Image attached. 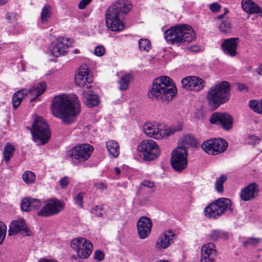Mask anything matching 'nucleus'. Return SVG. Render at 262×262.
<instances>
[{
	"label": "nucleus",
	"mask_w": 262,
	"mask_h": 262,
	"mask_svg": "<svg viewBox=\"0 0 262 262\" xmlns=\"http://www.w3.org/2000/svg\"><path fill=\"white\" fill-rule=\"evenodd\" d=\"M53 116L64 124L73 123L80 112V105L75 95H60L53 99L51 106Z\"/></svg>",
	"instance_id": "obj_1"
},
{
	"label": "nucleus",
	"mask_w": 262,
	"mask_h": 262,
	"mask_svg": "<svg viewBox=\"0 0 262 262\" xmlns=\"http://www.w3.org/2000/svg\"><path fill=\"white\" fill-rule=\"evenodd\" d=\"M129 2L119 0L111 5L105 12L107 27L112 31H120L124 29L123 19L131 10Z\"/></svg>",
	"instance_id": "obj_2"
},
{
	"label": "nucleus",
	"mask_w": 262,
	"mask_h": 262,
	"mask_svg": "<svg viewBox=\"0 0 262 262\" xmlns=\"http://www.w3.org/2000/svg\"><path fill=\"white\" fill-rule=\"evenodd\" d=\"M176 93L177 89L172 81L169 77L164 76L154 79L152 85L148 92V96L157 100L169 101L172 100Z\"/></svg>",
	"instance_id": "obj_3"
},
{
	"label": "nucleus",
	"mask_w": 262,
	"mask_h": 262,
	"mask_svg": "<svg viewBox=\"0 0 262 262\" xmlns=\"http://www.w3.org/2000/svg\"><path fill=\"white\" fill-rule=\"evenodd\" d=\"M164 37L167 42L177 46L185 45L195 39L192 28L186 25L171 27L165 32Z\"/></svg>",
	"instance_id": "obj_4"
},
{
	"label": "nucleus",
	"mask_w": 262,
	"mask_h": 262,
	"mask_svg": "<svg viewBox=\"0 0 262 262\" xmlns=\"http://www.w3.org/2000/svg\"><path fill=\"white\" fill-rule=\"evenodd\" d=\"M230 96V84L224 81L210 88L207 92L206 99L209 105L216 109L227 102Z\"/></svg>",
	"instance_id": "obj_5"
},
{
	"label": "nucleus",
	"mask_w": 262,
	"mask_h": 262,
	"mask_svg": "<svg viewBox=\"0 0 262 262\" xmlns=\"http://www.w3.org/2000/svg\"><path fill=\"white\" fill-rule=\"evenodd\" d=\"M181 129L182 125L179 122L167 128H164L162 124L151 122H146L143 126L144 133L149 137L157 140L170 136Z\"/></svg>",
	"instance_id": "obj_6"
},
{
	"label": "nucleus",
	"mask_w": 262,
	"mask_h": 262,
	"mask_svg": "<svg viewBox=\"0 0 262 262\" xmlns=\"http://www.w3.org/2000/svg\"><path fill=\"white\" fill-rule=\"evenodd\" d=\"M31 134L37 145L46 144L51 137L50 131L47 122L41 117H37L32 125Z\"/></svg>",
	"instance_id": "obj_7"
},
{
	"label": "nucleus",
	"mask_w": 262,
	"mask_h": 262,
	"mask_svg": "<svg viewBox=\"0 0 262 262\" xmlns=\"http://www.w3.org/2000/svg\"><path fill=\"white\" fill-rule=\"evenodd\" d=\"M227 210L233 211L231 201L226 198H220L205 207L204 215L208 218L216 219Z\"/></svg>",
	"instance_id": "obj_8"
},
{
	"label": "nucleus",
	"mask_w": 262,
	"mask_h": 262,
	"mask_svg": "<svg viewBox=\"0 0 262 262\" xmlns=\"http://www.w3.org/2000/svg\"><path fill=\"white\" fill-rule=\"evenodd\" d=\"M47 84L45 82H40L34 85L30 90L23 89L14 93L12 98L13 107L16 109L20 104L23 100L28 94L33 97L31 101H33L37 97L41 95L46 90Z\"/></svg>",
	"instance_id": "obj_9"
},
{
	"label": "nucleus",
	"mask_w": 262,
	"mask_h": 262,
	"mask_svg": "<svg viewBox=\"0 0 262 262\" xmlns=\"http://www.w3.org/2000/svg\"><path fill=\"white\" fill-rule=\"evenodd\" d=\"M138 151L143 156L146 161H151L157 159L160 154L159 146L152 140H144L138 145Z\"/></svg>",
	"instance_id": "obj_10"
},
{
	"label": "nucleus",
	"mask_w": 262,
	"mask_h": 262,
	"mask_svg": "<svg viewBox=\"0 0 262 262\" xmlns=\"http://www.w3.org/2000/svg\"><path fill=\"white\" fill-rule=\"evenodd\" d=\"M93 149V147L90 144H78L70 150L69 157L73 163L83 162L90 157Z\"/></svg>",
	"instance_id": "obj_11"
},
{
	"label": "nucleus",
	"mask_w": 262,
	"mask_h": 262,
	"mask_svg": "<svg viewBox=\"0 0 262 262\" xmlns=\"http://www.w3.org/2000/svg\"><path fill=\"white\" fill-rule=\"evenodd\" d=\"M71 246L75 250L78 258H88L92 253L93 245L91 242L83 237L74 238L71 242Z\"/></svg>",
	"instance_id": "obj_12"
},
{
	"label": "nucleus",
	"mask_w": 262,
	"mask_h": 262,
	"mask_svg": "<svg viewBox=\"0 0 262 262\" xmlns=\"http://www.w3.org/2000/svg\"><path fill=\"white\" fill-rule=\"evenodd\" d=\"M187 152L183 147H179L171 154L170 163L172 167L177 171H182L188 165Z\"/></svg>",
	"instance_id": "obj_13"
},
{
	"label": "nucleus",
	"mask_w": 262,
	"mask_h": 262,
	"mask_svg": "<svg viewBox=\"0 0 262 262\" xmlns=\"http://www.w3.org/2000/svg\"><path fill=\"white\" fill-rule=\"evenodd\" d=\"M63 208L64 204L62 202L56 199H51L45 202L37 214L40 216H51L59 213Z\"/></svg>",
	"instance_id": "obj_14"
},
{
	"label": "nucleus",
	"mask_w": 262,
	"mask_h": 262,
	"mask_svg": "<svg viewBox=\"0 0 262 262\" xmlns=\"http://www.w3.org/2000/svg\"><path fill=\"white\" fill-rule=\"evenodd\" d=\"M92 81V77L89 73L88 66L85 64L81 66L75 76V84L79 87L90 89Z\"/></svg>",
	"instance_id": "obj_15"
},
{
	"label": "nucleus",
	"mask_w": 262,
	"mask_h": 262,
	"mask_svg": "<svg viewBox=\"0 0 262 262\" xmlns=\"http://www.w3.org/2000/svg\"><path fill=\"white\" fill-rule=\"evenodd\" d=\"M209 121L212 124L221 125L226 130L230 129L233 126V118L227 113H214L211 115Z\"/></svg>",
	"instance_id": "obj_16"
},
{
	"label": "nucleus",
	"mask_w": 262,
	"mask_h": 262,
	"mask_svg": "<svg viewBox=\"0 0 262 262\" xmlns=\"http://www.w3.org/2000/svg\"><path fill=\"white\" fill-rule=\"evenodd\" d=\"M20 234L23 236H30L31 232L23 219L12 221L9 226L8 235L13 236Z\"/></svg>",
	"instance_id": "obj_17"
},
{
	"label": "nucleus",
	"mask_w": 262,
	"mask_h": 262,
	"mask_svg": "<svg viewBox=\"0 0 262 262\" xmlns=\"http://www.w3.org/2000/svg\"><path fill=\"white\" fill-rule=\"evenodd\" d=\"M182 87L187 90L199 91L204 86V81L197 76H188L182 79Z\"/></svg>",
	"instance_id": "obj_18"
},
{
	"label": "nucleus",
	"mask_w": 262,
	"mask_h": 262,
	"mask_svg": "<svg viewBox=\"0 0 262 262\" xmlns=\"http://www.w3.org/2000/svg\"><path fill=\"white\" fill-rule=\"evenodd\" d=\"M152 225V222L149 217L143 216L139 218L137 223V227L141 239H145L149 236Z\"/></svg>",
	"instance_id": "obj_19"
},
{
	"label": "nucleus",
	"mask_w": 262,
	"mask_h": 262,
	"mask_svg": "<svg viewBox=\"0 0 262 262\" xmlns=\"http://www.w3.org/2000/svg\"><path fill=\"white\" fill-rule=\"evenodd\" d=\"M216 256L217 251L214 244L209 243L202 246L201 262H215Z\"/></svg>",
	"instance_id": "obj_20"
},
{
	"label": "nucleus",
	"mask_w": 262,
	"mask_h": 262,
	"mask_svg": "<svg viewBox=\"0 0 262 262\" xmlns=\"http://www.w3.org/2000/svg\"><path fill=\"white\" fill-rule=\"evenodd\" d=\"M66 41L63 37H59L52 42L49 47L50 55L55 57L63 55L68 48Z\"/></svg>",
	"instance_id": "obj_21"
},
{
	"label": "nucleus",
	"mask_w": 262,
	"mask_h": 262,
	"mask_svg": "<svg viewBox=\"0 0 262 262\" xmlns=\"http://www.w3.org/2000/svg\"><path fill=\"white\" fill-rule=\"evenodd\" d=\"M258 194V185L256 183H251L241 190L240 196L242 200L248 201L256 198Z\"/></svg>",
	"instance_id": "obj_22"
},
{
	"label": "nucleus",
	"mask_w": 262,
	"mask_h": 262,
	"mask_svg": "<svg viewBox=\"0 0 262 262\" xmlns=\"http://www.w3.org/2000/svg\"><path fill=\"white\" fill-rule=\"evenodd\" d=\"M238 40V38H230L224 40L221 44L224 53L231 57L235 56Z\"/></svg>",
	"instance_id": "obj_23"
},
{
	"label": "nucleus",
	"mask_w": 262,
	"mask_h": 262,
	"mask_svg": "<svg viewBox=\"0 0 262 262\" xmlns=\"http://www.w3.org/2000/svg\"><path fill=\"white\" fill-rule=\"evenodd\" d=\"M174 236V234L170 230L164 232L157 239L155 245L156 248L159 250L167 248Z\"/></svg>",
	"instance_id": "obj_24"
},
{
	"label": "nucleus",
	"mask_w": 262,
	"mask_h": 262,
	"mask_svg": "<svg viewBox=\"0 0 262 262\" xmlns=\"http://www.w3.org/2000/svg\"><path fill=\"white\" fill-rule=\"evenodd\" d=\"M222 141L219 140H215V139H210L204 141L202 144V148L203 150L206 153L212 155L219 154V148H212L211 146L215 147L222 146L224 148L225 146L222 143Z\"/></svg>",
	"instance_id": "obj_25"
},
{
	"label": "nucleus",
	"mask_w": 262,
	"mask_h": 262,
	"mask_svg": "<svg viewBox=\"0 0 262 262\" xmlns=\"http://www.w3.org/2000/svg\"><path fill=\"white\" fill-rule=\"evenodd\" d=\"M241 6L243 10L246 13L257 14L262 16V8L251 0H242Z\"/></svg>",
	"instance_id": "obj_26"
},
{
	"label": "nucleus",
	"mask_w": 262,
	"mask_h": 262,
	"mask_svg": "<svg viewBox=\"0 0 262 262\" xmlns=\"http://www.w3.org/2000/svg\"><path fill=\"white\" fill-rule=\"evenodd\" d=\"M83 101L86 106L92 107L98 104L99 100L97 95L92 90L84 91L82 93Z\"/></svg>",
	"instance_id": "obj_27"
},
{
	"label": "nucleus",
	"mask_w": 262,
	"mask_h": 262,
	"mask_svg": "<svg viewBox=\"0 0 262 262\" xmlns=\"http://www.w3.org/2000/svg\"><path fill=\"white\" fill-rule=\"evenodd\" d=\"M106 146L109 155L113 158H117L120 153L118 143L115 140H109L106 142Z\"/></svg>",
	"instance_id": "obj_28"
},
{
	"label": "nucleus",
	"mask_w": 262,
	"mask_h": 262,
	"mask_svg": "<svg viewBox=\"0 0 262 262\" xmlns=\"http://www.w3.org/2000/svg\"><path fill=\"white\" fill-rule=\"evenodd\" d=\"M209 237L211 241H216L219 239H227L228 236L227 234L223 230H213L211 231Z\"/></svg>",
	"instance_id": "obj_29"
},
{
	"label": "nucleus",
	"mask_w": 262,
	"mask_h": 262,
	"mask_svg": "<svg viewBox=\"0 0 262 262\" xmlns=\"http://www.w3.org/2000/svg\"><path fill=\"white\" fill-rule=\"evenodd\" d=\"M131 79L132 75L129 74H126L122 76L118 81L119 89L121 91L127 90Z\"/></svg>",
	"instance_id": "obj_30"
},
{
	"label": "nucleus",
	"mask_w": 262,
	"mask_h": 262,
	"mask_svg": "<svg viewBox=\"0 0 262 262\" xmlns=\"http://www.w3.org/2000/svg\"><path fill=\"white\" fill-rule=\"evenodd\" d=\"M15 151V147L10 143H7L3 151V155L6 162L10 160L11 158L13 156Z\"/></svg>",
	"instance_id": "obj_31"
},
{
	"label": "nucleus",
	"mask_w": 262,
	"mask_h": 262,
	"mask_svg": "<svg viewBox=\"0 0 262 262\" xmlns=\"http://www.w3.org/2000/svg\"><path fill=\"white\" fill-rule=\"evenodd\" d=\"M24 181L27 184H33L36 180L35 174L31 171H26L22 175Z\"/></svg>",
	"instance_id": "obj_32"
},
{
	"label": "nucleus",
	"mask_w": 262,
	"mask_h": 262,
	"mask_svg": "<svg viewBox=\"0 0 262 262\" xmlns=\"http://www.w3.org/2000/svg\"><path fill=\"white\" fill-rule=\"evenodd\" d=\"M227 180V177L222 175L217 178L215 181V188L217 192H223L224 191L223 184Z\"/></svg>",
	"instance_id": "obj_33"
},
{
	"label": "nucleus",
	"mask_w": 262,
	"mask_h": 262,
	"mask_svg": "<svg viewBox=\"0 0 262 262\" xmlns=\"http://www.w3.org/2000/svg\"><path fill=\"white\" fill-rule=\"evenodd\" d=\"M51 16V7L49 5L45 6L41 13V19L43 23L48 21Z\"/></svg>",
	"instance_id": "obj_34"
},
{
	"label": "nucleus",
	"mask_w": 262,
	"mask_h": 262,
	"mask_svg": "<svg viewBox=\"0 0 262 262\" xmlns=\"http://www.w3.org/2000/svg\"><path fill=\"white\" fill-rule=\"evenodd\" d=\"M261 240V239L260 238L249 237L243 241L242 244L245 247H247L249 246H255L259 243L260 241Z\"/></svg>",
	"instance_id": "obj_35"
},
{
	"label": "nucleus",
	"mask_w": 262,
	"mask_h": 262,
	"mask_svg": "<svg viewBox=\"0 0 262 262\" xmlns=\"http://www.w3.org/2000/svg\"><path fill=\"white\" fill-rule=\"evenodd\" d=\"M139 48L140 50L148 51L150 48V43L149 41L146 38H141L138 41Z\"/></svg>",
	"instance_id": "obj_36"
},
{
	"label": "nucleus",
	"mask_w": 262,
	"mask_h": 262,
	"mask_svg": "<svg viewBox=\"0 0 262 262\" xmlns=\"http://www.w3.org/2000/svg\"><path fill=\"white\" fill-rule=\"evenodd\" d=\"M261 101L250 100L249 101V106L254 112L260 113Z\"/></svg>",
	"instance_id": "obj_37"
},
{
	"label": "nucleus",
	"mask_w": 262,
	"mask_h": 262,
	"mask_svg": "<svg viewBox=\"0 0 262 262\" xmlns=\"http://www.w3.org/2000/svg\"><path fill=\"white\" fill-rule=\"evenodd\" d=\"M220 30L222 33L226 34L230 32L231 29V23L228 20H223L220 24Z\"/></svg>",
	"instance_id": "obj_38"
},
{
	"label": "nucleus",
	"mask_w": 262,
	"mask_h": 262,
	"mask_svg": "<svg viewBox=\"0 0 262 262\" xmlns=\"http://www.w3.org/2000/svg\"><path fill=\"white\" fill-rule=\"evenodd\" d=\"M31 198H27L22 200L20 207L23 211H31Z\"/></svg>",
	"instance_id": "obj_39"
},
{
	"label": "nucleus",
	"mask_w": 262,
	"mask_h": 262,
	"mask_svg": "<svg viewBox=\"0 0 262 262\" xmlns=\"http://www.w3.org/2000/svg\"><path fill=\"white\" fill-rule=\"evenodd\" d=\"M31 210H38L42 206V202L40 200L33 199L31 198Z\"/></svg>",
	"instance_id": "obj_40"
},
{
	"label": "nucleus",
	"mask_w": 262,
	"mask_h": 262,
	"mask_svg": "<svg viewBox=\"0 0 262 262\" xmlns=\"http://www.w3.org/2000/svg\"><path fill=\"white\" fill-rule=\"evenodd\" d=\"M7 233V226L6 225L0 221V245L3 243L5 239Z\"/></svg>",
	"instance_id": "obj_41"
},
{
	"label": "nucleus",
	"mask_w": 262,
	"mask_h": 262,
	"mask_svg": "<svg viewBox=\"0 0 262 262\" xmlns=\"http://www.w3.org/2000/svg\"><path fill=\"white\" fill-rule=\"evenodd\" d=\"M215 140H219V141H222V143H223V144L225 146L224 148H222V146H219V147H215L214 146H212V148H219V154H221V153H222L223 152H224L227 148V147H228V143L224 139H221V138H219V139H214Z\"/></svg>",
	"instance_id": "obj_42"
},
{
	"label": "nucleus",
	"mask_w": 262,
	"mask_h": 262,
	"mask_svg": "<svg viewBox=\"0 0 262 262\" xmlns=\"http://www.w3.org/2000/svg\"><path fill=\"white\" fill-rule=\"evenodd\" d=\"M84 193L83 192L79 193L75 198V203L80 208L83 207V198Z\"/></svg>",
	"instance_id": "obj_43"
},
{
	"label": "nucleus",
	"mask_w": 262,
	"mask_h": 262,
	"mask_svg": "<svg viewBox=\"0 0 262 262\" xmlns=\"http://www.w3.org/2000/svg\"><path fill=\"white\" fill-rule=\"evenodd\" d=\"M104 258V254L100 250H97L94 254V258L98 261H102Z\"/></svg>",
	"instance_id": "obj_44"
},
{
	"label": "nucleus",
	"mask_w": 262,
	"mask_h": 262,
	"mask_svg": "<svg viewBox=\"0 0 262 262\" xmlns=\"http://www.w3.org/2000/svg\"><path fill=\"white\" fill-rule=\"evenodd\" d=\"M105 48L102 46H99L95 48L94 54L97 56H101L105 53Z\"/></svg>",
	"instance_id": "obj_45"
},
{
	"label": "nucleus",
	"mask_w": 262,
	"mask_h": 262,
	"mask_svg": "<svg viewBox=\"0 0 262 262\" xmlns=\"http://www.w3.org/2000/svg\"><path fill=\"white\" fill-rule=\"evenodd\" d=\"M91 212L97 216H102L103 212L102 209L98 206H95L91 209Z\"/></svg>",
	"instance_id": "obj_46"
},
{
	"label": "nucleus",
	"mask_w": 262,
	"mask_h": 262,
	"mask_svg": "<svg viewBox=\"0 0 262 262\" xmlns=\"http://www.w3.org/2000/svg\"><path fill=\"white\" fill-rule=\"evenodd\" d=\"M221 8V5L217 3H213L209 5V9L213 12H218Z\"/></svg>",
	"instance_id": "obj_47"
},
{
	"label": "nucleus",
	"mask_w": 262,
	"mask_h": 262,
	"mask_svg": "<svg viewBox=\"0 0 262 262\" xmlns=\"http://www.w3.org/2000/svg\"><path fill=\"white\" fill-rule=\"evenodd\" d=\"M59 183L62 188H66L69 183V178L67 176L64 177L59 181Z\"/></svg>",
	"instance_id": "obj_48"
},
{
	"label": "nucleus",
	"mask_w": 262,
	"mask_h": 262,
	"mask_svg": "<svg viewBox=\"0 0 262 262\" xmlns=\"http://www.w3.org/2000/svg\"><path fill=\"white\" fill-rule=\"evenodd\" d=\"M92 0H81L78 5V8L79 9H84L86 6L88 5Z\"/></svg>",
	"instance_id": "obj_49"
},
{
	"label": "nucleus",
	"mask_w": 262,
	"mask_h": 262,
	"mask_svg": "<svg viewBox=\"0 0 262 262\" xmlns=\"http://www.w3.org/2000/svg\"><path fill=\"white\" fill-rule=\"evenodd\" d=\"M95 186L97 189L100 190L106 189L107 187L106 185L102 182H98L95 184Z\"/></svg>",
	"instance_id": "obj_50"
},
{
	"label": "nucleus",
	"mask_w": 262,
	"mask_h": 262,
	"mask_svg": "<svg viewBox=\"0 0 262 262\" xmlns=\"http://www.w3.org/2000/svg\"><path fill=\"white\" fill-rule=\"evenodd\" d=\"M142 185L149 188H152L154 187L155 185L154 182L149 181H144L142 183Z\"/></svg>",
	"instance_id": "obj_51"
},
{
	"label": "nucleus",
	"mask_w": 262,
	"mask_h": 262,
	"mask_svg": "<svg viewBox=\"0 0 262 262\" xmlns=\"http://www.w3.org/2000/svg\"><path fill=\"white\" fill-rule=\"evenodd\" d=\"M249 138V140L250 141H251L252 143L257 144L259 143V138L258 137H257L255 135H252V136H250Z\"/></svg>",
	"instance_id": "obj_52"
},
{
	"label": "nucleus",
	"mask_w": 262,
	"mask_h": 262,
	"mask_svg": "<svg viewBox=\"0 0 262 262\" xmlns=\"http://www.w3.org/2000/svg\"><path fill=\"white\" fill-rule=\"evenodd\" d=\"M237 87H238V89L241 91L245 90H247V87L246 85H245L244 83H238Z\"/></svg>",
	"instance_id": "obj_53"
},
{
	"label": "nucleus",
	"mask_w": 262,
	"mask_h": 262,
	"mask_svg": "<svg viewBox=\"0 0 262 262\" xmlns=\"http://www.w3.org/2000/svg\"><path fill=\"white\" fill-rule=\"evenodd\" d=\"M38 262H58L55 260L48 259L46 258H40Z\"/></svg>",
	"instance_id": "obj_54"
},
{
	"label": "nucleus",
	"mask_w": 262,
	"mask_h": 262,
	"mask_svg": "<svg viewBox=\"0 0 262 262\" xmlns=\"http://www.w3.org/2000/svg\"><path fill=\"white\" fill-rule=\"evenodd\" d=\"M255 72L259 75H262V63L256 69Z\"/></svg>",
	"instance_id": "obj_55"
},
{
	"label": "nucleus",
	"mask_w": 262,
	"mask_h": 262,
	"mask_svg": "<svg viewBox=\"0 0 262 262\" xmlns=\"http://www.w3.org/2000/svg\"><path fill=\"white\" fill-rule=\"evenodd\" d=\"M114 171L117 174H119L121 172L120 169L118 167H115L114 168Z\"/></svg>",
	"instance_id": "obj_56"
},
{
	"label": "nucleus",
	"mask_w": 262,
	"mask_h": 262,
	"mask_svg": "<svg viewBox=\"0 0 262 262\" xmlns=\"http://www.w3.org/2000/svg\"><path fill=\"white\" fill-rule=\"evenodd\" d=\"M8 2V0H0V6L5 5Z\"/></svg>",
	"instance_id": "obj_57"
},
{
	"label": "nucleus",
	"mask_w": 262,
	"mask_h": 262,
	"mask_svg": "<svg viewBox=\"0 0 262 262\" xmlns=\"http://www.w3.org/2000/svg\"><path fill=\"white\" fill-rule=\"evenodd\" d=\"M260 110L259 114H262V100H261V105H260Z\"/></svg>",
	"instance_id": "obj_58"
},
{
	"label": "nucleus",
	"mask_w": 262,
	"mask_h": 262,
	"mask_svg": "<svg viewBox=\"0 0 262 262\" xmlns=\"http://www.w3.org/2000/svg\"><path fill=\"white\" fill-rule=\"evenodd\" d=\"M228 12V10L227 8H225V12H224V14L225 15V14L227 13Z\"/></svg>",
	"instance_id": "obj_59"
},
{
	"label": "nucleus",
	"mask_w": 262,
	"mask_h": 262,
	"mask_svg": "<svg viewBox=\"0 0 262 262\" xmlns=\"http://www.w3.org/2000/svg\"><path fill=\"white\" fill-rule=\"evenodd\" d=\"M247 70L249 71H251L252 70V67L251 66H250L247 68Z\"/></svg>",
	"instance_id": "obj_60"
},
{
	"label": "nucleus",
	"mask_w": 262,
	"mask_h": 262,
	"mask_svg": "<svg viewBox=\"0 0 262 262\" xmlns=\"http://www.w3.org/2000/svg\"><path fill=\"white\" fill-rule=\"evenodd\" d=\"M224 15V14H222V15H219V16H218V17H219V18L221 19V18H222L223 17Z\"/></svg>",
	"instance_id": "obj_61"
},
{
	"label": "nucleus",
	"mask_w": 262,
	"mask_h": 262,
	"mask_svg": "<svg viewBox=\"0 0 262 262\" xmlns=\"http://www.w3.org/2000/svg\"><path fill=\"white\" fill-rule=\"evenodd\" d=\"M77 52H78V50H77L76 49V50H74V53H76Z\"/></svg>",
	"instance_id": "obj_62"
}]
</instances>
